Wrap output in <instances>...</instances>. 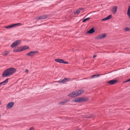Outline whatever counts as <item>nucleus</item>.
<instances>
[{"instance_id": "nucleus-29", "label": "nucleus", "mask_w": 130, "mask_h": 130, "mask_svg": "<svg viewBox=\"0 0 130 130\" xmlns=\"http://www.w3.org/2000/svg\"><path fill=\"white\" fill-rule=\"evenodd\" d=\"M65 102L63 101V102H62L60 103V104H61L62 105H63L65 104Z\"/></svg>"}, {"instance_id": "nucleus-24", "label": "nucleus", "mask_w": 130, "mask_h": 130, "mask_svg": "<svg viewBox=\"0 0 130 130\" xmlns=\"http://www.w3.org/2000/svg\"><path fill=\"white\" fill-rule=\"evenodd\" d=\"M80 9H77L76 10V11L75 12L74 14H76L79 13L80 12Z\"/></svg>"}, {"instance_id": "nucleus-35", "label": "nucleus", "mask_w": 130, "mask_h": 130, "mask_svg": "<svg viewBox=\"0 0 130 130\" xmlns=\"http://www.w3.org/2000/svg\"><path fill=\"white\" fill-rule=\"evenodd\" d=\"M25 72L26 73H27L28 72V70L27 69H26L25 70Z\"/></svg>"}, {"instance_id": "nucleus-27", "label": "nucleus", "mask_w": 130, "mask_h": 130, "mask_svg": "<svg viewBox=\"0 0 130 130\" xmlns=\"http://www.w3.org/2000/svg\"><path fill=\"white\" fill-rule=\"evenodd\" d=\"M124 30L126 31H128L130 30V28L128 27H126L124 29Z\"/></svg>"}, {"instance_id": "nucleus-21", "label": "nucleus", "mask_w": 130, "mask_h": 130, "mask_svg": "<svg viewBox=\"0 0 130 130\" xmlns=\"http://www.w3.org/2000/svg\"><path fill=\"white\" fill-rule=\"evenodd\" d=\"M101 75L99 74V75H95L91 76L92 78H94L95 77H97L100 76Z\"/></svg>"}, {"instance_id": "nucleus-9", "label": "nucleus", "mask_w": 130, "mask_h": 130, "mask_svg": "<svg viewBox=\"0 0 130 130\" xmlns=\"http://www.w3.org/2000/svg\"><path fill=\"white\" fill-rule=\"evenodd\" d=\"M118 7L117 6L113 7L111 10V11L114 14H116L117 11Z\"/></svg>"}, {"instance_id": "nucleus-14", "label": "nucleus", "mask_w": 130, "mask_h": 130, "mask_svg": "<svg viewBox=\"0 0 130 130\" xmlns=\"http://www.w3.org/2000/svg\"><path fill=\"white\" fill-rule=\"evenodd\" d=\"M9 80L8 78L6 79L5 80L2 82L0 83L1 84H3V85H4L5 84H6L8 83V80Z\"/></svg>"}, {"instance_id": "nucleus-33", "label": "nucleus", "mask_w": 130, "mask_h": 130, "mask_svg": "<svg viewBox=\"0 0 130 130\" xmlns=\"http://www.w3.org/2000/svg\"><path fill=\"white\" fill-rule=\"evenodd\" d=\"M69 100L66 99V100H64V101L65 102V103H66V102H69Z\"/></svg>"}, {"instance_id": "nucleus-5", "label": "nucleus", "mask_w": 130, "mask_h": 130, "mask_svg": "<svg viewBox=\"0 0 130 130\" xmlns=\"http://www.w3.org/2000/svg\"><path fill=\"white\" fill-rule=\"evenodd\" d=\"M47 17V16L45 14L36 17L35 18V19L37 20L44 19H45Z\"/></svg>"}, {"instance_id": "nucleus-40", "label": "nucleus", "mask_w": 130, "mask_h": 130, "mask_svg": "<svg viewBox=\"0 0 130 130\" xmlns=\"http://www.w3.org/2000/svg\"><path fill=\"white\" fill-rule=\"evenodd\" d=\"M128 130H130V128H129Z\"/></svg>"}, {"instance_id": "nucleus-31", "label": "nucleus", "mask_w": 130, "mask_h": 130, "mask_svg": "<svg viewBox=\"0 0 130 130\" xmlns=\"http://www.w3.org/2000/svg\"><path fill=\"white\" fill-rule=\"evenodd\" d=\"M130 81V78H129L125 82H124V83L125 82H129Z\"/></svg>"}, {"instance_id": "nucleus-32", "label": "nucleus", "mask_w": 130, "mask_h": 130, "mask_svg": "<svg viewBox=\"0 0 130 130\" xmlns=\"http://www.w3.org/2000/svg\"><path fill=\"white\" fill-rule=\"evenodd\" d=\"M69 63L68 62L66 61H64V62H63V63L64 64H68Z\"/></svg>"}, {"instance_id": "nucleus-16", "label": "nucleus", "mask_w": 130, "mask_h": 130, "mask_svg": "<svg viewBox=\"0 0 130 130\" xmlns=\"http://www.w3.org/2000/svg\"><path fill=\"white\" fill-rule=\"evenodd\" d=\"M87 101V99L83 98H80V103L86 101Z\"/></svg>"}, {"instance_id": "nucleus-12", "label": "nucleus", "mask_w": 130, "mask_h": 130, "mask_svg": "<svg viewBox=\"0 0 130 130\" xmlns=\"http://www.w3.org/2000/svg\"><path fill=\"white\" fill-rule=\"evenodd\" d=\"M95 31L94 30V28H92L88 30L87 32L89 34H92Z\"/></svg>"}, {"instance_id": "nucleus-25", "label": "nucleus", "mask_w": 130, "mask_h": 130, "mask_svg": "<svg viewBox=\"0 0 130 130\" xmlns=\"http://www.w3.org/2000/svg\"><path fill=\"white\" fill-rule=\"evenodd\" d=\"M90 19V18H89V17L88 18H87L86 19H85L83 20L82 22H85L86 21Z\"/></svg>"}, {"instance_id": "nucleus-13", "label": "nucleus", "mask_w": 130, "mask_h": 130, "mask_svg": "<svg viewBox=\"0 0 130 130\" xmlns=\"http://www.w3.org/2000/svg\"><path fill=\"white\" fill-rule=\"evenodd\" d=\"M111 16V15H109L107 17L102 19V21H104L108 20L110 19Z\"/></svg>"}, {"instance_id": "nucleus-11", "label": "nucleus", "mask_w": 130, "mask_h": 130, "mask_svg": "<svg viewBox=\"0 0 130 130\" xmlns=\"http://www.w3.org/2000/svg\"><path fill=\"white\" fill-rule=\"evenodd\" d=\"M80 98H78L72 100V101L74 102L77 103H80Z\"/></svg>"}, {"instance_id": "nucleus-19", "label": "nucleus", "mask_w": 130, "mask_h": 130, "mask_svg": "<svg viewBox=\"0 0 130 130\" xmlns=\"http://www.w3.org/2000/svg\"><path fill=\"white\" fill-rule=\"evenodd\" d=\"M127 14L128 17L130 19V7L128 9Z\"/></svg>"}, {"instance_id": "nucleus-17", "label": "nucleus", "mask_w": 130, "mask_h": 130, "mask_svg": "<svg viewBox=\"0 0 130 130\" xmlns=\"http://www.w3.org/2000/svg\"><path fill=\"white\" fill-rule=\"evenodd\" d=\"M56 82L58 83H62L66 82L65 78H64L63 79H62L61 80H60L59 81H57Z\"/></svg>"}, {"instance_id": "nucleus-18", "label": "nucleus", "mask_w": 130, "mask_h": 130, "mask_svg": "<svg viewBox=\"0 0 130 130\" xmlns=\"http://www.w3.org/2000/svg\"><path fill=\"white\" fill-rule=\"evenodd\" d=\"M93 117V115H90V116H84V117H83V118H91Z\"/></svg>"}, {"instance_id": "nucleus-28", "label": "nucleus", "mask_w": 130, "mask_h": 130, "mask_svg": "<svg viewBox=\"0 0 130 130\" xmlns=\"http://www.w3.org/2000/svg\"><path fill=\"white\" fill-rule=\"evenodd\" d=\"M5 28L7 29L11 28V25H8V26H5Z\"/></svg>"}, {"instance_id": "nucleus-6", "label": "nucleus", "mask_w": 130, "mask_h": 130, "mask_svg": "<svg viewBox=\"0 0 130 130\" xmlns=\"http://www.w3.org/2000/svg\"><path fill=\"white\" fill-rule=\"evenodd\" d=\"M37 53V51H31L27 53L26 55L28 56H33L35 55Z\"/></svg>"}, {"instance_id": "nucleus-20", "label": "nucleus", "mask_w": 130, "mask_h": 130, "mask_svg": "<svg viewBox=\"0 0 130 130\" xmlns=\"http://www.w3.org/2000/svg\"><path fill=\"white\" fill-rule=\"evenodd\" d=\"M10 52L9 51H4V53L3 54V55L4 56H6L8 55L9 53Z\"/></svg>"}, {"instance_id": "nucleus-4", "label": "nucleus", "mask_w": 130, "mask_h": 130, "mask_svg": "<svg viewBox=\"0 0 130 130\" xmlns=\"http://www.w3.org/2000/svg\"><path fill=\"white\" fill-rule=\"evenodd\" d=\"M14 103L13 102H11L8 103L6 105V107L7 108L10 109L12 108L14 105Z\"/></svg>"}, {"instance_id": "nucleus-10", "label": "nucleus", "mask_w": 130, "mask_h": 130, "mask_svg": "<svg viewBox=\"0 0 130 130\" xmlns=\"http://www.w3.org/2000/svg\"><path fill=\"white\" fill-rule=\"evenodd\" d=\"M55 61L57 62H58L60 63H63L64 60L62 59H55Z\"/></svg>"}, {"instance_id": "nucleus-3", "label": "nucleus", "mask_w": 130, "mask_h": 130, "mask_svg": "<svg viewBox=\"0 0 130 130\" xmlns=\"http://www.w3.org/2000/svg\"><path fill=\"white\" fill-rule=\"evenodd\" d=\"M29 48V47L28 46L26 45L18 47V49H17V52L22 51L28 49Z\"/></svg>"}, {"instance_id": "nucleus-7", "label": "nucleus", "mask_w": 130, "mask_h": 130, "mask_svg": "<svg viewBox=\"0 0 130 130\" xmlns=\"http://www.w3.org/2000/svg\"><path fill=\"white\" fill-rule=\"evenodd\" d=\"M117 82V81L116 79L108 81L107 83L111 85H114Z\"/></svg>"}, {"instance_id": "nucleus-39", "label": "nucleus", "mask_w": 130, "mask_h": 130, "mask_svg": "<svg viewBox=\"0 0 130 130\" xmlns=\"http://www.w3.org/2000/svg\"><path fill=\"white\" fill-rule=\"evenodd\" d=\"M1 115H0V119L1 118Z\"/></svg>"}, {"instance_id": "nucleus-38", "label": "nucleus", "mask_w": 130, "mask_h": 130, "mask_svg": "<svg viewBox=\"0 0 130 130\" xmlns=\"http://www.w3.org/2000/svg\"><path fill=\"white\" fill-rule=\"evenodd\" d=\"M2 86V84H1V83H0V87L1 86Z\"/></svg>"}, {"instance_id": "nucleus-36", "label": "nucleus", "mask_w": 130, "mask_h": 130, "mask_svg": "<svg viewBox=\"0 0 130 130\" xmlns=\"http://www.w3.org/2000/svg\"><path fill=\"white\" fill-rule=\"evenodd\" d=\"M21 23H17V26H19V25H21Z\"/></svg>"}, {"instance_id": "nucleus-23", "label": "nucleus", "mask_w": 130, "mask_h": 130, "mask_svg": "<svg viewBox=\"0 0 130 130\" xmlns=\"http://www.w3.org/2000/svg\"><path fill=\"white\" fill-rule=\"evenodd\" d=\"M21 42L20 40H17V46L19 45Z\"/></svg>"}, {"instance_id": "nucleus-15", "label": "nucleus", "mask_w": 130, "mask_h": 130, "mask_svg": "<svg viewBox=\"0 0 130 130\" xmlns=\"http://www.w3.org/2000/svg\"><path fill=\"white\" fill-rule=\"evenodd\" d=\"M11 46L12 48L16 46V41H15L14 42L12 43Z\"/></svg>"}, {"instance_id": "nucleus-1", "label": "nucleus", "mask_w": 130, "mask_h": 130, "mask_svg": "<svg viewBox=\"0 0 130 130\" xmlns=\"http://www.w3.org/2000/svg\"><path fill=\"white\" fill-rule=\"evenodd\" d=\"M16 71L15 69L13 68H10L4 70L2 73L3 77L10 76L13 74Z\"/></svg>"}, {"instance_id": "nucleus-8", "label": "nucleus", "mask_w": 130, "mask_h": 130, "mask_svg": "<svg viewBox=\"0 0 130 130\" xmlns=\"http://www.w3.org/2000/svg\"><path fill=\"white\" fill-rule=\"evenodd\" d=\"M106 35V34H102L98 36L97 37V39H101L105 38Z\"/></svg>"}, {"instance_id": "nucleus-30", "label": "nucleus", "mask_w": 130, "mask_h": 130, "mask_svg": "<svg viewBox=\"0 0 130 130\" xmlns=\"http://www.w3.org/2000/svg\"><path fill=\"white\" fill-rule=\"evenodd\" d=\"M28 130H35V128L34 127H32L30 128Z\"/></svg>"}, {"instance_id": "nucleus-37", "label": "nucleus", "mask_w": 130, "mask_h": 130, "mask_svg": "<svg viewBox=\"0 0 130 130\" xmlns=\"http://www.w3.org/2000/svg\"><path fill=\"white\" fill-rule=\"evenodd\" d=\"M96 55H94L93 56V58H94L95 57H96Z\"/></svg>"}, {"instance_id": "nucleus-22", "label": "nucleus", "mask_w": 130, "mask_h": 130, "mask_svg": "<svg viewBox=\"0 0 130 130\" xmlns=\"http://www.w3.org/2000/svg\"><path fill=\"white\" fill-rule=\"evenodd\" d=\"M65 81L66 82L70 81L71 80V79L69 78H65Z\"/></svg>"}, {"instance_id": "nucleus-34", "label": "nucleus", "mask_w": 130, "mask_h": 130, "mask_svg": "<svg viewBox=\"0 0 130 130\" xmlns=\"http://www.w3.org/2000/svg\"><path fill=\"white\" fill-rule=\"evenodd\" d=\"M13 52H16V48H15L13 50Z\"/></svg>"}, {"instance_id": "nucleus-2", "label": "nucleus", "mask_w": 130, "mask_h": 130, "mask_svg": "<svg viewBox=\"0 0 130 130\" xmlns=\"http://www.w3.org/2000/svg\"><path fill=\"white\" fill-rule=\"evenodd\" d=\"M84 91V89H80L78 91H75L71 93L68 95V96L70 97H75L78 96L83 93Z\"/></svg>"}, {"instance_id": "nucleus-26", "label": "nucleus", "mask_w": 130, "mask_h": 130, "mask_svg": "<svg viewBox=\"0 0 130 130\" xmlns=\"http://www.w3.org/2000/svg\"><path fill=\"white\" fill-rule=\"evenodd\" d=\"M11 28L16 27V23H15L13 24H12L10 25Z\"/></svg>"}]
</instances>
